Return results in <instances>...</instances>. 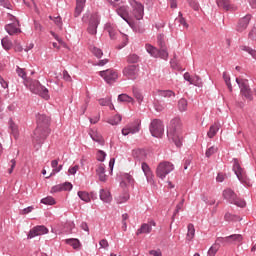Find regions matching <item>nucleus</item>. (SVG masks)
Returning <instances> with one entry per match:
<instances>
[{
	"instance_id": "1",
	"label": "nucleus",
	"mask_w": 256,
	"mask_h": 256,
	"mask_svg": "<svg viewBox=\"0 0 256 256\" xmlns=\"http://www.w3.org/2000/svg\"><path fill=\"white\" fill-rule=\"evenodd\" d=\"M36 129L34 130L33 142L42 145L51 133V118L46 114L36 116Z\"/></svg>"
},
{
	"instance_id": "2",
	"label": "nucleus",
	"mask_w": 256,
	"mask_h": 256,
	"mask_svg": "<svg viewBox=\"0 0 256 256\" xmlns=\"http://www.w3.org/2000/svg\"><path fill=\"white\" fill-rule=\"evenodd\" d=\"M25 86L30 89V91L40 97L48 100L50 98L49 90L43 86L38 80L35 79H26Z\"/></svg>"
},
{
	"instance_id": "3",
	"label": "nucleus",
	"mask_w": 256,
	"mask_h": 256,
	"mask_svg": "<svg viewBox=\"0 0 256 256\" xmlns=\"http://www.w3.org/2000/svg\"><path fill=\"white\" fill-rule=\"evenodd\" d=\"M168 138L180 148L182 146V137L180 136V120L175 118L171 121L168 128Z\"/></svg>"
},
{
	"instance_id": "4",
	"label": "nucleus",
	"mask_w": 256,
	"mask_h": 256,
	"mask_svg": "<svg viewBox=\"0 0 256 256\" xmlns=\"http://www.w3.org/2000/svg\"><path fill=\"white\" fill-rule=\"evenodd\" d=\"M236 82L239 85L242 97L248 101L254 100V96L256 95V88L251 89L249 81L245 79L236 78Z\"/></svg>"
},
{
	"instance_id": "5",
	"label": "nucleus",
	"mask_w": 256,
	"mask_h": 256,
	"mask_svg": "<svg viewBox=\"0 0 256 256\" xmlns=\"http://www.w3.org/2000/svg\"><path fill=\"white\" fill-rule=\"evenodd\" d=\"M233 172L237 176L238 180L247 187H251V180L248 178L246 171L241 167L237 159L233 160Z\"/></svg>"
},
{
	"instance_id": "6",
	"label": "nucleus",
	"mask_w": 256,
	"mask_h": 256,
	"mask_svg": "<svg viewBox=\"0 0 256 256\" xmlns=\"http://www.w3.org/2000/svg\"><path fill=\"white\" fill-rule=\"evenodd\" d=\"M222 196L230 204L236 205L237 207H241V208L246 207L245 200H241V198H238L235 191L232 190L231 188L224 189L222 192Z\"/></svg>"
},
{
	"instance_id": "7",
	"label": "nucleus",
	"mask_w": 256,
	"mask_h": 256,
	"mask_svg": "<svg viewBox=\"0 0 256 256\" xmlns=\"http://www.w3.org/2000/svg\"><path fill=\"white\" fill-rule=\"evenodd\" d=\"M174 170L173 163L169 161H162L157 166L156 176L161 180H164L165 177Z\"/></svg>"
},
{
	"instance_id": "8",
	"label": "nucleus",
	"mask_w": 256,
	"mask_h": 256,
	"mask_svg": "<svg viewBox=\"0 0 256 256\" xmlns=\"http://www.w3.org/2000/svg\"><path fill=\"white\" fill-rule=\"evenodd\" d=\"M146 51L154 58H161L163 60L168 59V52L166 50V46L164 48H160V50H157L155 46H151V44H146L145 46Z\"/></svg>"
},
{
	"instance_id": "9",
	"label": "nucleus",
	"mask_w": 256,
	"mask_h": 256,
	"mask_svg": "<svg viewBox=\"0 0 256 256\" xmlns=\"http://www.w3.org/2000/svg\"><path fill=\"white\" fill-rule=\"evenodd\" d=\"M129 4L132 7L131 16L136 20H142L144 14V7L136 0H129Z\"/></svg>"
},
{
	"instance_id": "10",
	"label": "nucleus",
	"mask_w": 256,
	"mask_h": 256,
	"mask_svg": "<svg viewBox=\"0 0 256 256\" xmlns=\"http://www.w3.org/2000/svg\"><path fill=\"white\" fill-rule=\"evenodd\" d=\"M150 132L153 137L161 138L164 134V125L161 120L154 119L150 124Z\"/></svg>"
},
{
	"instance_id": "11",
	"label": "nucleus",
	"mask_w": 256,
	"mask_h": 256,
	"mask_svg": "<svg viewBox=\"0 0 256 256\" xmlns=\"http://www.w3.org/2000/svg\"><path fill=\"white\" fill-rule=\"evenodd\" d=\"M99 76L108 84H113L119 79V73L113 69H107L99 72Z\"/></svg>"
},
{
	"instance_id": "12",
	"label": "nucleus",
	"mask_w": 256,
	"mask_h": 256,
	"mask_svg": "<svg viewBox=\"0 0 256 256\" xmlns=\"http://www.w3.org/2000/svg\"><path fill=\"white\" fill-rule=\"evenodd\" d=\"M98 25H99V16L97 14H92L89 18V24L87 28L88 33L91 35H96Z\"/></svg>"
},
{
	"instance_id": "13",
	"label": "nucleus",
	"mask_w": 256,
	"mask_h": 256,
	"mask_svg": "<svg viewBox=\"0 0 256 256\" xmlns=\"http://www.w3.org/2000/svg\"><path fill=\"white\" fill-rule=\"evenodd\" d=\"M217 241L225 243V244H233V243L236 244V243H240L243 241V236L240 234H234V235L224 237V238L219 237V238H217Z\"/></svg>"
},
{
	"instance_id": "14",
	"label": "nucleus",
	"mask_w": 256,
	"mask_h": 256,
	"mask_svg": "<svg viewBox=\"0 0 256 256\" xmlns=\"http://www.w3.org/2000/svg\"><path fill=\"white\" fill-rule=\"evenodd\" d=\"M251 19H252L251 14H247L244 17H242L238 21V24H237V27H236L237 32H240V33L244 32L248 28Z\"/></svg>"
},
{
	"instance_id": "15",
	"label": "nucleus",
	"mask_w": 256,
	"mask_h": 256,
	"mask_svg": "<svg viewBox=\"0 0 256 256\" xmlns=\"http://www.w3.org/2000/svg\"><path fill=\"white\" fill-rule=\"evenodd\" d=\"M139 68L136 65H131L123 70L124 76L130 80H135L138 77Z\"/></svg>"
},
{
	"instance_id": "16",
	"label": "nucleus",
	"mask_w": 256,
	"mask_h": 256,
	"mask_svg": "<svg viewBox=\"0 0 256 256\" xmlns=\"http://www.w3.org/2000/svg\"><path fill=\"white\" fill-rule=\"evenodd\" d=\"M49 230L45 226H36L28 234V239H32L37 236L45 235Z\"/></svg>"
},
{
	"instance_id": "17",
	"label": "nucleus",
	"mask_w": 256,
	"mask_h": 256,
	"mask_svg": "<svg viewBox=\"0 0 256 256\" xmlns=\"http://www.w3.org/2000/svg\"><path fill=\"white\" fill-rule=\"evenodd\" d=\"M89 136L94 142L98 143L100 146L105 145V139L98 130H95V129L89 130Z\"/></svg>"
},
{
	"instance_id": "18",
	"label": "nucleus",
	"mask_w": 256,
	"mask_h": 256,
	"mask_svg": "<svg viewBox=\"0 0 256 256\" xmlns=\"http://www.w3.org/2000/svg\"><path fill=\"white\" fill-rule=\"evenodd\" d=\"M72 188H73L72 183H70V182H64V183H62V184L54 185V186L51 188L50 192H51V193H58V192H62V191H70V190H72Z\"/></svg>"
},
{
	"instance_id": "19",
	"label": "nucleus",
	"mask_w": 256,
	"mask_h": 256,
	"mask_svg": "<svg viewBox=\"0 0 256 256\" xmlns=\"http://www.w3.org/2000/svg\"><path fill=\"white\" fill-rule=\"evenodd\" d=\"M5 30L11 36L21 33V29H20V25H19L18 21L7 24L5 26Z\"/></svg>"
},
{
	"instance_id": "20",
	"label": "nucleus",
	"mask_w": 256,
	"mask_h": 256,
	"mask_svg": "<svg viewBox=\"0 0 256 256\" xmlns=\"http://www.w3.org/2000/svg\"><path fill=\"white\" fill-rule=\"evenodd\" d=\"M138 132H139V124L138 123L128 125L122 129L123 136H128L129 134L133 135Z\"/></svg>"
},
{
	"instance_id": "21",
	"label": "nucleus",
	"mask_w": 256,
	"mask_h": 256,
	"mask_svg": "<svg viewBox=\"0 0 256 256\" xmlns=\"http://www.w3.org/2000/svg\"><path fill=\"white\" fill-rule=\"evenodd\" d=\"M51 168H52V171L50 172V174L48 176H46V179H49V178L55 176L57 173L61 172V170L63 169V165H59L58 160H52Z\"/></svg>"
},
{
	"instance_id": "22",
	"label": "nucleus",
	"mask_w": 256,
	"mask_h": 256,
	"mask_svg": "<svg viewBox=\"0 0 256 256\" xmlns=\"http://www.w3.org/2000/svg\"><path fill=\"white\" fill-rule=\"evenodd\" d=\"M216 3L218 5V7H221L227 11H229V10L237 11L238 10L237 6L230 4V0H216Z\"/></svg>"
},
{
	"instance_id": "23",
	"label": "nucleus",
	"mask_w": 256,
	"mask_h": 256,
	"mask_svg": "<svg viewBox=\"0 0 256 256\" xmlns=\"http://www.w3.org/2000/svg\"><path fill=\"white\" fill-rule=\"evenodd\" d=\"M132 156L137 161H145L147 157V153L144 149H134L132 151Z\"/></svg>"
},
{
	"instance_id": "24",
	"label": "nucleus",
	"mask_w": 256,
	"mask_h": 256,
	"mask_svg": "<svg viewBox=\"0 0 256 256\" xmlns=\"http://www.w3.org/2000/svg\"><path fill=\"white\" fill-rule=\"evenodd\" d=\"M85 4H86V0H76V7L74 11L75 18H78L82 14Z\"/></svg>"
},
{
	"instance_id": "25",
	"label": "nucleus",
	"mask_w": 256,
	"mask_h": 256,
	"mask_svg": "<svg viewBox=\"0 0 256 256\" xmlns=\"http://www.w3.org/2000/svg\"><path fill=\"white\" fill-rule=\"evenodd\" d=\"M100 199L105 203H111L113 196H111V191L108 189L100 190Z\"/></svg>"
},
{
	"instance_id": "26",
	"label": "nucleus",
	"mask_w": 256,
	"mask_h": 256,
	"mask_svg": "<svg viewBox=\"0 0 256 256\" xmlns=\"http://www.w3.org/2000/svg\"><path fill=\"white\" fill-rule=\"evenodd\" d=\"M106 169L104 164H100L96 169V174L99 177V181L106 182L107 181V175H106Z\"/></svg>"
},
{
	"instance_id": "27",
	"label": "nucleus",
	"mask_w": 256,
	"mask_h": 256,
	"mask_svg": "<svg viewBox=\"0 0 256 256\" xmlns=\"http://www.w3.org/2000/svg\"><path fill=\"white\" fill-rule=\"evenodd\" d=\"M219 129H220V124H218V123L212 124L209 127V130L207 132V137L209 139H213L217 135V133L219 132Z\"/></svg>"
},
{
	"instance_id": "28",
	"label": "nucleus",
	"mask_w": 256,
	"mask_h": 256,
	"mask_svg": "<svg viewBox=\"0 0 256 256\" xmlns=\"http://www.w3.org/2000/svg\"><path fill=\"white\" fill-rule=\"evenodd\" d=\"M133 184H134V179L130 174L125 173L122 175V182L120 183L122 187H127L130 185L132 186Z\"/></svg>"
},
{
	"instance_id": "29",
	"label": "nucleus",
	"mask_w": 256,
	"mask_h": 256,
	"mask_svg": "<svg viewBox=\"0 0 256 256\" xmlns=\"http://www.w3.org/2000/svg\"><path fill=\"white\" fill-rule=\"evenodd\" d=\"M141 168H142V170H143V172H144V175H145L147 181H148V182H151L152 177H153V172L151 171V169H150V167L148 166V164L145 163V162H142Z\"/></svg>"
},
{
	"instance_id": "30",
	"label": "nucleus",
	"mask_w": 256,
	"mask_h": 256,
	"mask_svg": "<svg viewBox=\"0 0 256 256\" xmlns=\"http://www.w3.org/2000/svg\"><path fill=\"white\" fill-rule=\"evenodd\" d=\"M130 199V195L127 191H124L122 194H119V196H116L115 200L116 203L121 205L127 203V201Z\"/></svg>"
},
{
	"instance_id": "31",
	"label": "nucleus",
	"mask_w": 256,
	"mask_h": 256,
	"mask_svg": "<svg viewBox=\"0 0 256 256\" xmlns=\"http://www.w3.org/2000/svg\"><path fill=\"white\" fill-rule=\"evenodd\" d=\"M106 31L109 33L111 40L117 39V29L113 24H110V23L106 24Z\"/></svg>"
},
{
	"instance_id": "32",
	"label": "nucleus",
	"mask_w": 256,
	"mask_h": 256,
	"mask_svg": "<svg viewBox=\"0 0 256 256\" xmlns=\"http://www.w3.org/2000/svg\"><path fill=\"white\" fill-rule=\"evenodd\" d=\"M220 247V242L218 241V239H216V242L209 248L207 256H215L219 251Z\"/></svg>"
},
{
	"instance_id": "33",
	"label": "nucleus",
	"mask_w": 256,
	"mask_h": 256,
	"mask_svg": "<svg viewBox=\"0 0 256 256\" xmlns=\"http://www.w3.org/2000/svg\"><path fill=\"white\" fill-rule=\"evenodd\" d=\"M117 14H118L124 21H126L127 23H129L127 6H120V7L117 9Z\"/></svg>"
},
{
	"instance_id": "34",
	"label": "nucleus",
	"mask_w": 256,
	"mask_h": 256,
	"mask_svg": "<svg viewBox=\"0 0 256 256\" xmlns=\"http://www.w3.org/2000/svg\"><path fill=\"white\" fill-rule=\"evenodd\" d=\"M77 195L85 203H90L91 202V196H90L89 192H87V191H78Z\"/></svg>"
},
{
	"instance_id": "35",
	"label": "nucleus",
	"mask_w": 256,
	"mask_h": 256,
	"mask_svg": "<svg viewBox=\"0 0 256 256\" xmlns=\"http://www.w3.org/2000/svg\"><path fill=\"white\" fill-rule=\"evenodd\" d=\"M152 231V227L149 224H143L140 229L137 230L136 235L149 234Z\"/></svg>"
},
{
	"instance_id": "36",
	"label": "nucleus",
	"mask_w": 256,
	"mask_h": 256,
	"mask_svg": "<svg viewBox=\"0 0 256 256\" xmlns=\"http://www.w3.org/2000/svg\"><path fill=\"white\" fill-rule=\"evenodd\" d=\"M1 44L6 51H9L13 48V44H12L11 40H9L8 36L2 38Z\"/></svg>"
},
{
	"instance_id": "37",
	"label": "nucleus",
	"mask_w": 256,
	"mask_h": 256,
	"mask_svg": "<svg viewBox=\"0 0 256 256\" xmlns=\"http://www.w3.org/2000/svg\"><path fill=\"white\" fill-rule=\"evenodd\" d=\"M158 94L164 98H175L176 96V94L171 90H159Z\"/></svg>"
},
{
	"instance_id": "38",
	"label": "nucleus",
	"mask_w": 256,
	"mask_h": 256,
	"mask_svg": "<svg viewBox=\"0 0 256 256\" xmlns=\"http://www.w3.org/2000/svg\"><path fill=\"white\" fill-rule=\"evenodd\" d=\"M195 237V227L193 224H188V233L186 239L192 241Z\"/></svg>"
},
{
	"instance_id": "39",
	"label": "nucleus",
	"mask_w": 256,
	"mask_h": 256,
	"mask_svg": "<svg viewBox=\"0 0 256 256\" xmlns=\"http://www.w3.org/2000/svg\"><path fill=\"white\" fill-rule=\"evenodd\" d=\"M9 128L11 129V134L14 136V138L17 140L19 138V130H18V126L10 121V126Z\"/></svg>"
},
{
	"instance_id": "40",
	"label": "nucleus",
	"mask_w": 256,
	"mask_h": 256,
	"mask_svg": "<svg viewBox=\"0 0 256 256\" xmlns=\"http://www.w3.org/2000/svg\"><path fill=\"white\" fill-rule=\"evenodd\" d=\"M122 119L123 118L121 117V115L117 114L114 117L109 118L107 120V123H109V125H119Z\"/></svg>"
},
{
	"instance_id": "41",
	"label": "nucleus",
	"mask_w": 256,
	"mask_h": 256,
	"mask_svg": "<svg viewBox=\"0 0 256 256\" xmlns=\"http://www.w3.org/2000/svg\"><path fill=\"white\" fill-rule=\"evenodd\" d=\"M118 101L119 102H125V103H134V99L127 94H121L118 96Z\"/></svg>"
},
{
	"instance_id": "42",
	"label": "nucleus",
	"mask_w": 256,
	"mask_h": 256,
	"mask_svg": "<svg viewBox=\"0 0 256 256\" xmlns=\"http://www.w3.org/2000/svg\"><path fill=\"white\" fill-rule=\"evenodd\" d=\"M66 244H69L73 247V249H79L81 246V243L78 239H66Z\"/></svg>"
},
{
	"instance_id": "43",
	"label": "nucleus",
	"mask_w": 256,
	"mask_h": 256,
	"mask_svg": "<svg viewBox=\"0 0 256 256\" xmlns=\"http://www.w3.org/2000/svg\"><path fill=\"white\" fill-rule=\"evenodd\" d=\"M176 23H179L184 28L188 29L189 24L186 22L185 18L182 15V12H179V17L176 18Z\"/></svg>"
},
{
	"instance_id": "44",
	"label": "nucleus",
	"mask_w": 256,
	"mask_h": 256,
	"mask_svg": "<svg viewBox=\"0 0 256 256\" xmlns=\"http://www.w3.org/2000/svg\"><path fill=\"white\" fill-rule=\"evenodd\" d=\"M223 80L225 81L229 91L232 92L233 91V87H232V84H231V78H230V76L228 75L227 72L223 73Z\"/></svg>"
},
{
	"instance_id": "45",
	"label": "nucleus",
	"mask_w": 256,
	"mask_h": 256,
	"mask_svg": "<svg viewBox=\"0 0 256 256\" xmlns=\"http://www.w3.org/2000/svg\"><path fill=\"white\" fill-rule=\"evenodd\" d=\"M218 152V147L217 146H211L209 147L206 152H205V156L207 158H210L211 156H213L214 154H216Z\"/></svg>"
},
{
	"instance_id": "46",
	"label": "nucleus",
	"mask_w": 256,
	"mask_h": 256,
	"mask_svg": "<svg viewBox=\"0 0 256 256\" xmlns=\"http://www.w3.org/2000/svg\"><path fill=\"white\" fill-rule=\"evenodd\" d=\"M49 19L52 20V21L54 22V24H55L59 29H62L63 22H62V18H61L60 16H56V17L49 16Z\"/></svg>"
},
{
	"instance_id": "47",
	"label": "nucleus",
	"mask_w": 256,
	"mask_h": 256,
	"mask_svg": "<svg viewBox=\"0 0 256 256\" xmlns=\"http://www.w3.org/2000/svg\"><path fill=\"white\" fill-rule=\"evenodd\" d=\"M40 203L45 204V205H54L56 202L52 196H47L46 198H42L40 200Z\"/></svg>"
},
{
	"instance_id": "48",
	"label": "nucleus",
	"mask_w": 256,
	"mask_h": 256,
	"mask_svg": "<svg viewBox=\"0 0 256 256\" xmlns=\"http://www.w3.org/2000/svg\"><path fill=\"white\" fill-rule=\"evenodd\" d=\"M133 96L135 97V99L137 100V102L139 104H141L143 102V100H144V97H143L142 93L139 92L136 89H133Z\"/></svg>"
},
{
	"instance_id": "49",
	"label": "nucleus",
	"mask_w": 256,
	"mask_h": 256,
	"mask_svg": "<svg viewBox=\"0 0 256 256\" xmlns=\"http://www.w3.org/2000/svg\"><path fill=\"white\" fill-rule=\"evenodd\" d=\"M179 110L184 112L187 110L188 102L186 99L182 98L178 103Z\"/></svg>"
},
{
	"instance_id": "50",
	"label": "nucleus",
	"mask_w": 256,
	"mask_h": 256,
	"mask_svg": "<svg viewBox=\"0 0 256 256\" xmlns=\"http://www.w3.org/2000/svg\"><path fill=\"white\" fill-rule=\"evenodd\" d=\"M91 52L97 57V58H102L103 56V51L101 48H97L96 46H93L90 48Z\"/></svg>"
},
{
	"instance_id": "51",
	"label": "nucleus",
	"mask_w": 256,
	"mask_h": 256,
	"mask_svg": "<svg viewBox=\"0 0 256 256\" xmlns=\"http://www.w3.org/2000/svg\"><path fill=\"white\" fill-rule=\"evenodd\" d=\"M241 49L248 52L252 56V58L256 60V50H253V48H249V46H241Z\"/></svg>"
},
{
	"instance_id": "52",
	"label": "nucleus",
	"mask_w": 256,
	"mask_h": 256,
	"mask_svg": "<svg viewBox=\"0 0 256 256\" xmlns=\"http://www.w3.org/2000/svg\"><path fill=\"white\" fill-rule=\"evenodd\" d=\"M98 103L101 106H110V104H111V97L101 98V99L98 100Z\"/></svg>"
},
{
	"instance_id": "53",
	"label": "nucleus",
	"mask_w": 256,
	"mask_h": 256,
	"mask_svg": "<svg viewBox=\"0 0 256 256\" xmlns=\"http://www.w3.org/2000/svg\"><path fill=\"white\" fill-rule=\"evenodd\" d=\"M224 220H225L226 222L238 221V217L235 216V215H232V214H230V213H226V214L224 215Z\"/></svg>"
},
{
	"instance_id": "54",
	"label": "nucleus",
	"mask_w": 256,
	"mask_h": 256,
	"mask_svg": "<svg viewBox=\"0 0 256 256\" xmlns=\"http://www.w3.org/2000/svg\"><path fill=\"white\" fill-rule=\"evenodd\" d=\"M106 156H107V154H106V152H104L103 150H99V151L97 152V160H98L99 162H104L105 159H106Z\"/></svg>"
},
{
	"instance_id": "55",
	"label": "nucleus",
	"mask_w": 256,
	"mask_h": 256,
	"mask_svg": "<svg viewBox=\"0 0 256 256\" xmlns=\"http://www.w3.org/2000/svg\"><path fill=\"white\" fill-rule=\"evenodd\" d=\"M16 71H17V74L24 79V84L27 79H30V78H27V75L24 69H21L18 67Z\"/></svg>"
},
{
	"instance_id": "56",
	"label": "nucleus",
	"mask_w": 256,
	"mask_h": 256,
	"mask_svg": "<svg viewBox=\"0 0 256 256\" xmlns=\"http://www.w3.org/2000/svg\"><path fill=\"white\" fill-rule=\"evenodd\" d=\"M157 41H158V45L160 46V48L166 47V44L164 42V35L163 34H159L157 36Z\"/></svg>"
},
{
	"instance_id": "57",
	"label": "nucleus",
	"mask_w": 256,
	"mask_h": 256,
	"mask_svg": "<svg viewBox=\"0 0 256 256\" xmlns=\"http://www.w3.org/2000/svg\"><path fill=\"white\" fill-rule=\"evenodd\" d=\"M139 60L138 56L135 55V54H132L130 55L128 58H127V62L130 63V64H135L137 63Z\"/></svg>"
},
{
	"instance_id": "58",
	"label": "nucleus",
	"mask_w": 256,
	"mask_h": 256,
	"mask_svg": "<svg viewBox=\"0 0 256 256\" xmlns=\"http://www.w3.org/2000/svg\"><path fill=\"white\" fill-rule=\"evenodd\" d=\"M184 79L188 82H190V84L192 85H197V82L195 81V79H193L189 73H185L184 75Z\"/></svg>"
},
{
	"instance_id": "59",
	"label": "nucleus",
	"mask_w": 256,
	"mask_h": 256,
	"mask_svg": "<svg viewBox=\"0 0 256 256\" xmlns=\"http://www.w3.org/2000/svg\"><path fill=\"white\" fill-rule=\"evenodd\" d=\"M78 170H79V165H75V166L70 167V168L68 169V173H69L70 175H75Z\"/></svg>"
},
{
	"instance_id": "60",
	"label": "nucleus",
	"mask_w": 256,
	"mask_h": 256,
	"mask_svg": "<svg viewBox=\"0 0 256 256\" xmlns=\"http://www.w3.org/2000/svg\"><path fill=\"white\" fill-rule=\"evenodd\" d=\"M183 205H184V200H182V201L180 202V204H178V205L176 206V210H175V212H174L173 218L180 212V210L183 208Z\"/></svg>"
},
{
	"instance_id": "61",
	"label": "nucleus",
	"mask_w": 256,
	"mask_h": 256,
	"mask_svg": "<svg viewBox=\"0 0 256 256\" xmlns=\"http://www.w3.org/2000/svg\"><path fill=\"white\" fill-rule=\"evenodd\" d=\"M99 245L101 248H108L109 247V242L107 239H102L99 242Z\"/></svg>"
},
{
	"instance_id": "62",
	"label": "nucleus",
	"mask_w": 256,
	"mask_h": 256,
	"mask_svg": "<svg viewBox=\"0 0 256 256\" xmlns=\"http://www.w3.org/2000/svg\"><path fill=\"white\" fill-rule=\"evenodd\" d=\"M249 38L251 40H256V28H253L250 32H249Z\"/></svg>"
},
{
	"instance_id": "63",
	"label": "nucleus",
	"mask_w": 256,
	"mask_h": 256,
	"mask_svg": "<svg viewBox=\"0 0 256 256\" xmlns=\"http://www.w3.org/2000/svg\"><path fill=\"white\" fill-rule=\"evenodd\" d=\"M33 210H34L33 206H28V208L24 209V210L21 212V215L29 214V213H31Z\"/></svg>"
},
{
	"instance_id": "64",
	"label": "nucleus",
	"mask_w": 256,
	"mask_h": 256,
	"mask_svg": "<svg viewBox=\"0 0 256 256\" xmlns=\"http://www.w3.org/2000/svg\"><path fill=\"white\" fill-rule=\"evenodd\" d=\"M14 50L16 52H22L23 51V48H22L21 44H19V42H15Z\"/></svg>"
}]
</instances>
